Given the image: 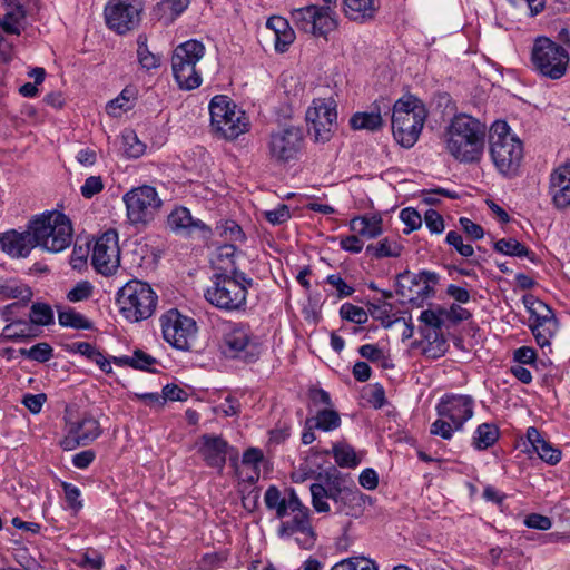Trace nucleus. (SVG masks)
Masks as SVG:
<instances>
[{
  "label": "nucleus",
  "mask_w": 570,
  "mask_h": 570,
  "mask_svg": "<svg viewBox=\"0 0 570 570\" xmlns=\"http://www.w3.org/2000/svg\"><path fill=\"white\" fill-rule=\"evenodd\" d=\"M254 281L237 266H219L212 277V285L205 292L206 301L213 306L226 312L245 311L248 289Z\"/></svg>",
  "instance_id": "1"
},
{
  "label": "nucleus",
  "mask_w": 570,
  "mask_h": 570,
  "mask_svg": "<svg viewBox=\"0 0 570 570\" xmlns=\"http://www.w3.org/2000/svg\"><path fill=\"white\" fill-rule=\"evenodd\" d=\"M487 127L478 119L460 114L445 130V148L459 161H478L484 149Z\"/></svg>",
  "instance_id": "2"
},
{
  "label": "nucleus",
  "mask_w": 570,
  "mask_h": 570,
  "mask_svg": "<svg viewBox=\"0 0 570 570\" xmlns=\"http://www.w3.org/2000/svg\"><path fill=\"white\" fill-rule=\"evenodd\" d=\"M490 155L495 168L507 177L518 174L523 159V145L505 121L497 120L490 128Z\"/></svg>",
  "instance_id": "3"
},
{
  "label": "nucleus",
  "mask_w": 570,
  "mask_h": 570,
  "mask_svg": "<svg viewBox=\"0 0 570 570\" xmlns=\"http://www.w3.org/2000/svg\"><path fill=\"white\" fill-rule=\"evenodd\" d=\"M426 109L414 96H403L393 106L392 131L394 139L404 148L417 141L426 119Z\"/></svg>",
  "instance_id": "4"
},
{
  "label": "nucleus",
  "mask_w": 570,
  "mask_h": 570,
  "mask_svg": "<svg viewBox=\"0 0 570 570\" xmlns=\"http://www.w3.org/2000/svg\"><path fill=\"white\" fill-rule=\"evenodd\" d=\"M29 228L36 235L38 247L50 253L62 252L72 242L71 222L65 214L57 210L35 216L29 222Z\"/></svg>",
  "instance_id": "5"
},
{
  "label": "nucleus",
  "mask_w": 570,
  "mask_h": 570,
  "mask_svg": "<svg viewBox=\"0 0 570 570\" xmlns=\"http://www.w3.org/2000/svg\"><path fill=\"white\" fill-rule=\"evenodd\" d=\"M158 296L151 286L139 279L127 282L117 293L120 314L129 322L149 318L156 309Z\"/></svg>",
  "instance_id": "6"
},
{
  "label": "nucleus",
  "mask_w": 570,
  "mask_h": 570,
  "mask_svg": "<svg viewBox=\"0 0 570 570\" xmlns=\"http://www.w3.org/2000/svg\"><path fill=\"white\" fill-rule=\"evenodd\" d=\"M209 114L213 131L224 139H236L249 128L245 111L227 96H215L209 104Z\"/></svg>",
  "instance_id": "7"
},
{
  "label": "nucleus",
  "mask_w": 570,
  "mask_h": 570,
  "mask_svg": "<svg viewBox=\"0 0 570 570\" xmlns=\"http://www.w3.org/2000/svg\"><path fill=\"white\" fill-rule=\"evenodd\" d=\"M205 55V46L197 40L178 45L171 56V69L178 87L193 90L202 85V75L196 66Z\"/></svg>",
  "instance_id": "8"
},
{
  "label": "nucleus",
  "mask_w": 570,
  "mask_h": 570,
  "mask_svg": "<svg viewBox=\"0 0 570 570\" xmlns=\"http://www.w3.org/2000/svg\"><path fill=\"white\" fill-rule=\"evenodd\" d=\"M568 51L559 43L546 37L538 38L532 47L531 62L541 76L557 80L562 78L569 67Z\"/></svg>",
  "instance_id": "9"
},
{
  "label": "nucleus",
  "mask_w": 570,
  "mask_h": 570,
  "mask_svg": "<svg viewBox=\"0 0 570 570\" xmlns=\"http://www.w3.org/2000/svg\"><path fill=\"white\" fill-rule=\"evenodd\" d=\"M122 200L127 218L132 225L149 224L163 206L156 188L149 185L131 188L124 195Z\"/></svg>",
  "instance_id": "10"
},
{
  "label": "nucleus",
  "mask_w": 570,
  "mask_h": 570,
  "mask_svg": "<svg viewBox=\"0 0 570 570\" xmlns=\"http://www.w3.org/2000/svg\"><path fill=\"white\" fill-rule=\"evenodd\" d=\"M225 353L233 358L252 363L262 352L261 343L248 324L230 323L224 332Z\"/></svg>",
  "instance_id": "11"
},
{
  "label": "nucleus",
  "mask_w": 570,
  "mask_h": 570,
  "mask_svg": "<svg viewBox=\"0 0 570 570\" xmlns=\"http://www.w3.org/2000/svg\"><path fill=\"white\" fill-rule=\"evenodd\" d=\"M160 326L164 340L173 347L188 351L196 338V322L177 309H169L160 316Z\"/></svg>",
  "instance_id": "12"
},
{
  "label": "nucleus",
  "mask_w": 570,
  "mask_h": 570,
  "mask_svg": "<svg viewBox=\"0 0 570 570\" xmlns=\"http://www.w3.org/2000/svg\"><path fill=\"white\" fill-rule=\"evenodd\" d=\"M303 141L302 129L294 126L272 131L267 141L269 160L275 164H287L297 159Z\"/></svg>",
  "instance_id": "13"
},
{
  "label": "nucleus",
  "mask_w": 570,
  "mask_h": 570,
  "mask_svg": "<svg viewBox=\"0 0 570 570\" xmlns=\"http://www.w3.org/2000/svg\"><path fill=\"white\" fill-rule=\"evenodd\" d=\"M141 0H109L105 8L106 23L119 35L137 28L141 20Z\"/></svg>",
  "instance_id": "14"
},
{
  "label": "nucleus",
  "mask_w": 570,
  "mask_h": 570,
  "mask_svg": "<svg viewBox=\"0 0 570 570\" xmlns=\"http://www.w3.org/2000/svg\"><path fill=\"white\" fill-rule=\"evenodd\" d=\"M523 302L530 312V327L538 345L542 348H550L551 338L558 331V322L553 311L533 296H524Z\"/></svg>",
  "instance_id": "15"
},
{
  "label": "nucleus",
  "mask_w": 570,
  "mask_h": 570,
  "mask_svg": "<svg viewBox=\"0 0 570 570\" xmlns=\"http://www.w3.org/2000/svg\"><path fill=\"white\" fill-rule=\"evenodd\" d=\"M91 264L102 275H111L117 271L120 264V248L116 229H108L96 239Z\"/></svg>",
  "instance_id": "16"
},
{
  "label": "nucleus",
  "mask_w": 570,
  "mask_h": 570,
  "mask_svg": "<svg viewBox=\"0 0 570 570\" xmlns=\"http://www.w3.org/2000/svg\"><path fill=\"white\" fill-rule=\"evenodd\" d=\"M474 399L466 394H444L438 402L435 410L439 416L445 417L454 424L456 430L472 419L474 414Z\"/></svg>",
  "instance_id": "17"
},
{
  "label": "nucleus",
  "mask_w": 570,
  "mask_h": 570,
  "mask_svg": "<svg viewBox=\"0 0 570 570\" xmlns=\"http://www.w3.org/2000/svg\"><path fill=\"white\" fill-rule=\"evenodd\" d=\"M278 519L293 515L291 520L282 521L278 528V535L281 538L291 537L295 530H302L306 528V513L308 509L304 507L294 490H289L287 499H285L279 505L273 509Z\"/></svg>",
  "instance_id": "18"
},
{
  "label": "nucleus",
  "mask_w": 570,
  "mask_h": 570,
  "mask_svg": "<svg viewBox=\"0 0 570 570\" xmlns=\"http://www.w3.org/2000/svg\"><path fill=\"white\" fill-rule=\"evenodd\" d=\"M101 433L98 420L90 414H83L79 421L69 423L67 434L60 441V445L65 451H71L78 446L90 444Z\"/></svg>",
  "instance_id": "19"
},
{
  "label": "nucleus",
  "mask_w": 570,
  "mask_h": 570,
  "mask_svg": "<svg viewBox=\"0 0 570 570\" xmlns=\"http://www.w3.org/2000/svg\"><path fill=\"white\" fill-rule=\"evenodd\" d=\"M167 226L176 235L183 237L208 238L212 229L203 220L193 217L190 210L184 206H176L167 216Z\"/></svg>",
  "instance_id": "20"
},
{
  "label": "nucleus",
  "mask_w": 570,
  "mask_h": 570,
  "mask_svg": "<svg viewBox=\"0 0 570 570\" xmlns=\"http://www.w3.org/2000/svg\"><path fill=\"white\" fill-rule=\"evenodd\" d=\"M38 246L36 235L27 226V230H7L0 234V248L12 258L28 257L31 250Z\"/></svg>",
  "instance_id": "21"
},
{
  "label": "nucleus",
  "mask_w": 570,
  "mask_h": 570,
  "mask_svg": "<svg viewBox=\"0 0 570 570\" xmlns=\"http://www.w3.org/2000/svg\"><path fill=\"white\" fill-rule=\"evenodd\" d=\"M198 445V452L208 466L219 470L224 468L228 450L232 449L226 440L218 435L204 434Z\"/></svg>",
  "instance_id": "22"
},
{
  "label": "nucleus",
  "mask_w": 570,
  "mask_h": 570,
  "mask_svg": "<svg viewBox=\"0 0 570 570\" xmlns=\"http://www.w3.org/2000/svg\"><path fill=\"white\" fill-rule=\"evenodd\" d=\"M19 308V303H12L6 306L4 314L7 316V321H10L9 324H7L2 328L1 336L4 340L13 341V342H21L27 340H32L39 336L40 331L36 326H33L30 321L27 320H13L12 316L16 313V309Z\"/></svg>",
  "instance_id": "23"
},
{
  "label": "nucleus",
  "mask_w": 570,
  "mask_h": 570,
  "mask_svg": "<svg viewBox=\"0 0 570 570\" xmlns=\"http://www.w3.org/2000/svg\"><path fill=\"white\" fill-rule=\"evenodd\" d=\"M549 194L558 209L570 207V163L560 165L551 173Z\"/></svg>",
  "instance_id": "24"
},
{
  "label": "nucleus",
  "mask_w": 570,
  "mask_h": 570,
  "mask_svg": "<svg viewBox=\"0 0 570 570\" xmlns=\"http://www.w3.org/2000/svg\"><path fill=\"white\" fill-rule=\"evenodd\" d=\"M347 490L345 480L335 468H332L331 471L323 476V498L332 500L334 507L323 501V513L330 511L340 512L343 507L342 494Z\"/></svg>",
  "instance_id": "25"
},
{
  "label": "nucleus",
  "mask_w": 570,
  "mask_h": 570,
  "mask_svg": "<svg viewBox=\"0 0 570 570\" xmlns=\"http://www.w3.org/2000/svg\"><path fill=\"white\" fill-rule=\"evenodd\" d=\"M291 18L294 26L305 33L317 37L321 35L318 23L321 21V7L317 4H308L296 8L291 11Z\"/></svg>",
  "instance_id": "26"
},
{
  "label": "nucleus",
  "mask_w": 570,
  "mask_h": 570,
  "mask_svg": "<svg viewBox=\"0 0 570 570\" xmlns=\"http://www.w3.org/2000/svg\"><path fill=\"white\" fill-rule=\"evenodd\" d=\"M6 14L0 19V28L8 35L19 36L23 30L26 9L21 0H4Z\"/></svg>",
  "instance_id": "27"
},
{
  "label": "nucleus",
  "mask_w": 570,
  "mask_h": 570,
  "mask_svg": "<svg viewBox=\"0 0 570 570\" xmlns=\"http://www.w3.org/2000/svg\"><path fill=\"white\" fill-rule=\"evenodd\" d=\"M527 438L533 451L539 458L550 465H556L561 460V451L543 439L540 432L531 426L527 430Z\"/></svg>",
  "instance_id": "28"
},
{
  "label": "nucleus",
  "mask_w": 570,
  "mask_h": 570,
  "mask_svg": "<svg viewBox=\"0 0 570 570\" xmlns=\"http://www.w3.org/2000/svg\"><path fill=\"white\" fill-rule=\"evenodd\" d=\"M266 27L274 32V46L277 52H285L295 40V32L288 21L279 16H273L266 21Z\"/></svg>",
  "instance_id": "29"
},
{
  "label": "nucleus",
  "mask_w": 570,
  "mask_h": 570,
  "mask_svg": "<svg viewBox=\"0 0 570 570\" xmlns=\"http://www.w3.org/2000/svg\"><path fill=\"white\" fill-rule=\"evenodd\" d=\"M382 223L379 215L357 216L350 222V228L363 238L375 239L383 233Z\"/></svg>",
  "instance_id": "30"
},
{
  "label": "nucleus",
  "mask_w": 570,
  "mask_h": 570,
  "mask_svg": "<svg viewBox=\"0 0 570 570\" xmlns=\"http://www.w3.org/2000/svg\"><path fill=\"white\" fill-rule=\"evenodd\" d=\"M346 16L357 22H365L374 18L379 10L376 0H344Z\"/></svg>",
  "instance_id": "31"
},
{
  "label": "nucleus",
  "mask_w": 570,
  "mask_h": 570,
  "mask_svg": "<svg viewBox=\"0 0 570 570\" xmlns=\"http://www.w3.org/2000/svg\"><path fill=\"white\" fill-rule=\"evenodd\" d=\"M138 90L134 86H126L121 92L106 105V111L111 117H120L135 107Z\"/></svg>",
  "instance_id": "32"
},
{
  "label": "nucleus",
  "mask_w": 570,
  "mask_h": 570,
  "mask_svg": "<svg viewBox=\"0 0 570 570\" xmlns=\"http://www.w3.org/2000/svg\"><path fill=\"white\" fill-rule=\"evenodd\" d=\"M309 399L313 402L311 405V413L313 415L305 421L304 431L302 433V442L311 444L315 441L316 436L314 430L321 429V410L318 409V401L321 400V390L313 387L309 391Z\"/></svg>",
  "instance_id": "33"
},
{
  "label": "nucleus",
  "mask_w": 570,
  "mask_h": 570,
  "mask_svg": "<svg viewBox=\"0 0 570 570\" xmlns=\"http://www.w3.org/2000/svg\"><path fill=\"white\" fill-rule=\"evenodd\" d=\"M403 246L395 239L384 237L376 243H371L365 248V255L373 259L399 257Z\"/></svg>",
  "instance_id": "34"
},
{
  "label": "nucleus",
  "mask_w": 570,
  "mask_h": 570,
  "mask_svg": "<svg viewBox=\"0 0 570 570\" xmlns=\"http://www.w3.org/2000/svg\"><path fill=\"white\" fill-rule=\"evenodd\" d=\"M71 351L97 364L102 372L107 374L112 372L111 361L108 360L95 345L88 342H76L72 344Z\"/></svg>",
  "instance_id": "35"
},
{
  "label": "nucleus",
  "mask_w": 570,
  "mask_h": 570,
  "mask_svg": "<svg viewBox=\"0 0 570 570\" xmlns=\"http://www.w3.org/2000/svg\"><path fill=\"white\" fill-rule=\"evenodd\" d=\"M500 436L499 428L493 423L480 424L472 438V446L478 451L491 448Z\"/></svg>",
  "instance_id": "36"
},
{
  "label": "nucleus",
  "mask_w": 570,
  "mask_h": 570,
  "mask_svg": "<svg viewBox=\"0 0 570 570\" xmlns=\"http://www.w3.org/2000/svg\"><path fill=\"white\" fill-rule=\"evenodd\" d=\"M190 0H163L157 4L155 13L164 24L168 26L189 6Z\"/></svg>",
  "instance_id": "37"
},
{
  "label": "nucleus",
  "mask_w": 570,
  "mask_h": 570,
  "mask_svg": "<svg viewBox=\"0 0 570 570\" xmlns=\"http://www.w3.org/2000/svg\"><path fill=\"white\" fill-rule=\"evenodd\" d=\"M332 453L336 464L341 468L355 469L362 461V455L344 441L335 443Z\"/></svg>",
  "instance_id": "38"
},
{
  "label": "nucleus",
  "mask_w": 570,
  "mask_h": 570,
  "mask_svg": "<svg viewBox=\"0 0 570 570\" xmlns=\"http://www.w3.org/2000/svg\"><path fill=\"white\" fill-rule=\"evenodd\" d=\"M311 451L312 454L304 458L298 472L294 474L296 481H305L307 479L318 480L321 478L320 453L315 449Z\"/></svg>",
  "instance_id": "39"
},
{
  "label": "nucleus",
  "mask_w": 570,
  "mask_h": 570,
  "mask_svg": "<svg viewBox=\"0 0 570 570\" xmlns=\"http://www.w3.org/2000/svg\"><path fill=\"white\" fill-rule=\"evenodd\" d=\"M350 125L354 130H379L383 120L380 112H356L350 119Z\"/></svg>",
  "instance_id": "40"
},
{
  "label": "nucleus",
  "mask_w": 570,
  "mask_h": 570,
  "mask_svg": "<svg viewBox=\"0 0 570 570\" xmlns=\"http://www.w3.org/2000/svg\"><path fill=\"white\" fill-rule=\"evenodd\" d=\"M326 101L323 102V117L326 120V124L328 125L327 128L323 127V142L326 140H330V138L338 130L340 124H338V114L336 110V101L333 98V95L327 97L325 99Z\"/></svg>",
  "instance_id": "41"
},
{
  "label": "nucleus",
  "mask_w": 570,
  "mask_h": 570,
  "mask_svg": "<svg viewBox=\"0 0 570 570\" xmlns=\"http://www.w3.org/2000/svg\"><path fill=\"white\" fill-rule=\"evenodd\" d=\"M0 294L6 298H16L23 303L29 302L32 297L30 287L14 279L1 282Z\"/></svg>",
  "instance_id": "42"
},
{
  "label": "nucleus",
  "mask_w": 570,
  "mask_h": 570,
  "mask_svg": "<svg viewBox=\"0 0 570 570\" xmlns=\"http://www.w3.org/2000/svg\"><path fill=\"white\" fill-rule=\"evenodd\" d=\"M137 58L139 65L146 70L160 66V57L148 49L146 35H139L137 38Z\"/></svg>",
  "instance_id": "43"
},
{
  "label": "nucleus",
  "mask_w": 570,
  "mask_h": 570,
  "mask_svg": "<svg viewBox=\"0 0 570 570\" xmlns=\"http://www.w3.org/2000/svg\"><path fill=\"white\" fill-rule=\"evenodd\" d=\"M53 311L46 303H33L29 312V321L37 328L48 326L53 323Z\"/></svg>",
  "instance_id": "44"
},
{
  "label": "nucleus",
  "mask_w": 570,
  "mask_h": 570,
  "mask_svg": "<svg viewBox=\"0 0 570 570\" xmlns=\"http://www.w3.org/2000/svg\"><path fill=\"white\" fill-rule=\"evenodd\" d=\"M58 322L63 327L76 330H90L92 327L88 318L73 309L60 311L58 313Z\"/></svg>",
  "instance_id": "45"
},
{
  "label": "nucleus",
  "mask_w": 570,
  "mask_h": 570,
  "mask_svg": "<svg viewBox=\"0 0 570 570\" xmlns=\"http://www.w3.org/2000/svg\"><path fill=\"white\" fill-rule=\"evenodd\" d=\"M341 426L338 412L332 409L330 394L323 390V432H330Z\"/></svg>",
  "instance_id": "46"
},
{
  "label": "nucleus",
  "mask_w": 570,
  "mask_h": 570,
  "mask_svg": "<svg viewBox=\"0 0 570 570\" xmlns=\"http://www.w3.org/2000/svg\"><path fill=\"white\" fill-rule=\"evenodd\" d=\"M494 249L509 256L527 257L529 249L514 238H502L494 243Z\"/></svg>",
  "instance_id": "47"
},
{
  "label": "nucleus",
  "mask_w": 570,
  "mask_h": 570,
  "mask_svg": "<svg viewBox=\"0 0 570 570\" xmlns=\"http://www.w3.org/2000/svg\"><path fill=\"white\" fill-rule=\"evenodd\" d=\"M122 146L125 154L130 158H138L146 150V145L139 140L134 130H125L122 132Z\"/></svg>",
  "instance_id": "48"
},
{
  "label": "nucleus",
  "mask_w": 570,
  "mask_h": 570,
  "mask_svg": "<svg viewBox=\"0 0 570 570\" xmlns=\"http://www.w3.org/2000/svg\"><path fill=\"white\" fill-rule=\"evenodd\" d=\"M19 353L28 360L45 363L52 357L53 350L48 343H38L30 348H20Z\"/></svg>",
  "instance_id": "49"
},
{
  "label": "nucleus",
  "mask_w": 570,
  "mask_h": 570,
  "mask_svg": "<svg viewBox=\"0 0 570 570\" xmlns=\"http://www.w3.org/2000/svg\"><path fill=\"white\" fill-rule=\"evenodd\" d=\"M237 255V248L235 245L232 244H225L217 248L216 256L213 263L216 265L217 272H219V266H228V268H232L233 266H236L235 257Z\"/></svg>",
  "instance_id": "50"
},
{
  "label": "nucleus",
  "mask_w": 570,
  "mask_h": 570,
  "mask_svg": "<svg viewBox=\"0 0 570 570\" xmlns=\"http://www.w3.org/2000/svg\"><path fill=\"white\" fill-rule=\"evenodd\" d=\"M340 315L343 320L362 325L368 321V315L363 307L344 303L340 308Z\"/></svg>",
  "instance_id": "51"
},
{
  "label": "nucleus",
  "mask_w": 570,
  "mask_h": 570,
  "mask_svg": "<svg viewBox=\"0 0 570 570\" xmlns=\"http://www.w3.org/2000/svg\"><path fill=\"white\" fill-rule=\"evenodd\" d=\"M61 487L68 508L72 510L73 514H77L83 507L82 500L80 499V489L68 482H62Z\"/></svg>",
  "instance_id": "52"
},
{
  "label": "nucleus",
  "mask_w": 570,
  "mask_h": 570,
  "mask_svg": "<svg viewBox=\"0 0 570 570\" xmlns=\"http://www.w3.org/2000/svg\"><path fill=\"white\" fill-rule=\"evenodd\" d=\"M321 305L317 299L308 298L307 303L303 307V315L305 322L313 326V330L309 335V340H312L313 333L316 332V327L320 321Z\"/></svg>",
  "instance_id": "53"
},
{
  "label": "nucleus",
  "mask_w": 570,
  "mask_h": 570,
  "mask_svg": "<svg viewBox=\"0 0 570 570\" xmlns=\"http://www.w3.org/2000/svg\"><path fill=\"white\" fill-rule=\"evenodd\" d=\"M400 219L407 227L404 229V234H410L422 226V216L412 207L403 208L400 213Z\"/></svg>",
  "instance_id": "54"
},
{
  "label": "nucleus",
  "mask_w": 570,
  "mask_h": 570,
  "mask_svg": "<svg viewBox=\"0 0 570 570\" xmlns=\"http://www.w3.org/2000/svg\"><path fill=\"white\" fill-rule=\"evenodd\" d=\"M321 106L317 105L316 99L313 100L311 107L306 111V121L308 124V134L314 136L315 141L321 137V127L318 124Z\"/></svg>",
  "instance_id": "55"
},
{
  "label": "nucleus",
  "mask_w": 570,
  "mask_h": 570,
  "mask_svg": "<svg viewBox=\"0 0 570 570\" xmlns=\"http://www.w3.org/2000/svg\"><path fill=\"white\" fill-rule=\"evenodd\" d=\"M326 282L335 291L336 298L348 297L354 293V288L347 285L338 274L327 276Z\"/></svg>",
  "instance_id": "56"
},
{
  "label": "nucleus",
  "mask_w": 570,
  "mask_h": 570,
  "mask_svg": "<svg viewBox=\"0 0 570 570\" xmlns=\"http://www.w3.org/2000/svg\"><path fill=\"white\" fill-rule=\"evenodd\" d=\"M455 431L458 430L454 424L441 416L432 423L430 430L431 434L439 435L444 440H450Z\"/></svg>",
  "instance_id": "57"
},
{
  "label": "nucleus",
  "mask_w": 570,
  "mask_h": 570,
  "mask_svg": "<svg viewBox=\"0 0 570 570\" xmlns=\"http://www.w3.org/2000/svg\"><path fill=\"white\" fill-rule=\"evenodd\" d=\"M442 312L443 308L441 307L436 309H425L421 313L420 321L429 327L440 330L443 326L445 320Z\"/></svg>",
  "instance_id": "58"
},
{
  "label": "nucleus",
  "mask_w": 570,
  "mask_h": 570,
  "mask_svg": "<svg viewBox=\"0 0 570 570\" xmlns=\"http://www.w3.org/2000/svg\"><path fill=\"white\" fill-rule=\"evenodd\" d=\"M365 396L367 402L375 409H381L384 406L385 400V391L381 384H373L367 386L365 390Z\"/></svg>",
  "instance_id": "59"
},
{
  "label": "nucleus",
  "mask_w": 570,
  "mask_h": 570,
  "mask_svg": "<svg viewBox=\"0 0 570 570\" xmlns=\"http://www.w3.org/2000/svg\"><path fill=\"white\" fill-rule=\"evenodd\" d=\"M446 243L453 246L458 253L464 257H470L474 253V249L470 244H463L462 236L458 232H449L446 234Z\"/></svg>",
  "instance_id": "60"
},
{
  "label": "nucleus",
  "mask_w": 570,
  "mask_h": 570,
  "mask_svg": "<svg viewBox=\"0 0 570 570\" xmlns=\"http://www.w3.org/2000/svg\"><path fill=\"white\" fill-rule=\"evenodd\" d=\"M294 533L301 534V537L296 538V541L302 548L311 549L315 544L317 534L311 527L308 513H306V528L302 530H295Z\"/></svg>",
  "instance_id": "61"
},
{
  "label": "nucleus",
  "mask_w": 570,
  "mask_h": 570,
  "mask_svg": "<svg viewBox=\"0 0 570 570\" xmlns=\"http://www.w3.org/2000/svg\"><path fill=\"white\" fill-rule=\"evenodd\" d=\"M424 223L432 234H442L445 227L443 217L434 209L424 213Z\"/></svg>",
  "instance_id": "62"
},
{
  "label": "nucleus",
  "mask_w": 570,
  "mask_h": 570,
  "mask_svg": "<svg viewBox=\"0 0 570 570\" xmlns=\"http://www.w3.org/2000/svg\"><path fill=\"white\" fill-rule=\"evenodd\" d=\"M104 189V183L100 176H90L85 180L81 186V195L89 199L99 194Z\"/></svg>",
  "instance_id": "63"
},
{
  "label": "nucleus",
  "mask_w": 570,
  "mask_h": 570,
  "mask_svg": "<svg viewBox=\"0 0 570 570\" xmlns=\"http://www.w3.org/2000/svg\"><path fill=\"white\" fill-rule=\"evenodd\" d=\"M266 219L273 225H279L291 218L289 208L287 205L282 204L272 210L265 212Z\"/></svg>",
  "instance_id": "64"
}]
</instances>
